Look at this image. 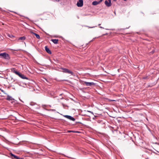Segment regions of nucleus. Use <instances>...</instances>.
<instances>
[{
    "mask_svg": "<svg viewBox=\"0 0 159 159\" xmlns=\"http://www.w3.org/2000/svg\"><path fill=\"white\" fill-rule=\"evenodd\" d=\"M10 155L11 157H13L14 158H15L16 159H17V158H18V157L14 155V154H12L11 153H10Z\"/></svg>",
    "mask_w": 159,
    "mask_h": 159,
    "instance_id": "obj_13",
    "label": "nucleus"
},
{
    "mask_svg": "<svg viewBox=\"0 0 159 159\" xmlns=\"http://www.w3.org/2000/svg\"><path fill=\"white\" fill-rule=\"evenodd\" d=\"M7 99L8 100H11L10 98H7Z\"/></svg>",
    "mask_w": 159,
    "mask_h": 159,
    "instance_id": "obj_15",
    "label": "nucleus"
},
{
    "mask_svg": "<svg viewBox=\"0 0 159 159\" xmlns=\"http://www.w3.org/2000/svg\"><path fill=\"white\" fill-rule=\"evenodd\" d=\"M25 39V36H23L22 37H20L19 38V40H24Z\"/></svg>",
    "mask_w": 159,
    "mask_h": 159,
    "instance_id": "obj_12",
    "label": "nucleus"
},
{
    "mask_svg": "<svg viewBox=\"0 0 159 159\" xmlns=\"http://www.w3.org/2000/svg\"><path fill=\"white\" fill-rule=\"evenodd\" d=\"M45 50L49 54H51L52 53L51 52L47 46L45 47Z\"/></svg>",
    "mask_w": 159,
    "mask_h": 159,
    "instance_id": "obj_8",
    "label": "nucleus"
},
{
    "mask_svg": "<svg viewBox=\"0 0 159 159\" xmlns=\"http://www.w3.org/2000/svg\"><path fill=\"white\" fill-rule=\"evenodd\" d=\"M62 72H63L68 74H73V72L72 71H71L70 70H69L65 68H62Z\"/></svg>",
    "mask_w": 159,
    "mask_h": 159,
    "instance_id": "obj_3",
    "label": "nucleus"
},
{
    "mask_svg": "<svg viewBox=\"0 0 159 159\" xmlns=\"http://www.w3.org/2000/svg\"><path fill=\"white\" fill-rule=\"evenodd\" d=\"M99 3H100V2H97V1H93L92 2V4L93 5H98V4Z\"/></svg>",
    "mask_w": 159,
    "mask_h": 159,
    "instance_id": "obj_10",
    "label": "nucleus"
},
{
    "mask_svg": "<svg viewBox=\"0 0 159 159\" xmlns=\"http://www.w3.org/2000/svg\"><path fill=\"white\" fill-rule=\"evenodd\" d=\"M68 132H72V131H68Z\"/></svg>",
    "mask_w": 159,
    "mask_h": 159,
    "instance_id": "obj_21",
    "label": "nucleus"
},
{
    "mask_svg": "<svg viewBox=\"0 0 159 159\" xmlns=\"http://www.w3.org/2000/svg\"><path fill=\"white\" fill-rule=\"evenodd\" d=\"M83 84L84 85H85L86 86H92L95 84L93 82H89L85 81L84 82Z\"/></svg>",
    "mask_w": 159,
    "mask_h": 159,
    "instance_id": "obj_5",
    "label": "nucleus"
},
{
    "mask_svg": "<svg viewBox=\"0 0 159 159\" xmlns=\"http://www.w3.org/2000/svg\"><path fill=\"white\" fill-rule=\"evenodd\" d=\"M114 101H115V100H109V102Z\"/></svg>",
    "mask_w": 159,
    "mask_h": 159,
    "instance_id": "obj_16",
    "label": "nucleus"
},
{
    "mask_svg": "<svg viewBox=\"0 0 159 159\" xmlns=\"http://www.w3.org/2000/svg\"><path fill=\"white\" fill-rule=\"evenodd\" d=\"M33 34L38 39H39L40 38L39 35L35 33H33Z\"/></svg>",
    "mask_w": 159,
    "mask_h": 159,
    "instance_id": "obj_11",
    "label": "nucleus"
},
{
    "mask_svg": "<svg viewBox=\"0 0 159 159\" xmlns=\"http://www.w3.org/2000/svg\"><path fill=\"white\" fill-rule=\"evenodd\" d=\"M0 57H2L7 60L10 59L9 55L6 52L0 53Z\"/></svg>",
    "mask_w": 159,
    "mask_h": 159,
    "instance_id": "obj_2",
    "label": "nucleus"
},
{
    "mask_svg": "<svg viewBox=\"0 0 159 159\" xmlns=\"http://www.w3.org/2000/svg\"><path fill=\"white\" fill-rule=\"evenodd\" d=\"M76 5L79 7H82L83 5V0H79L77 2Z\"/></svg>",
    "mask_w": 159,
    "mask_h": 159,
    "instance_id": "obj_4",
    "label": "nucleus"
},
{
    "mask_svg": "<svg viewBox=\"0 0 159 159\" xmlns=\"http://www.w3.org/2000/svg\"><path fill=\"white\" fill-rule=\"evenodd\" d=\"M100 27L101 28H102V27H101V26Z\"/></svg>",
    "mask_w": 159,
    "mask_h": 159,
    "instance_id": "obj_22",
    "label": "nucleus"
},
{
    "mask_svg": "<svg viewBox=\"0 0 159 159\" xmlns=\"http://www.w3.org/2000/svg\"><path fill=\"white\" fill-rule=\"evenodd\" d=\"M64 116L65 117H66L70 120H72L73 121H74L75 120V119L74 118H73V117H72L70 116L65 115Z\"/></svg>",
    "mask_w": 159,
    "mask_h": 159,
    "instance_id": "obj_7",
    "label": "nucleus"
},
{
    "mask_svg": "<svg viewBox=\"0 0 159 159\" xmlns=\"http://www.w3.org/2000/svg\"><path fill=\"white\" fill-rule=\"evenodd\" d=\"M11 71L22 79H28V78L24 75L17 71L15 68H13L11 69Z\"/></svg>",
    "mask_w": 159,
    "mask_h": 159,
    "instance_id": "obj_1",
    "label": "nucleus"
},
{
    "mask_svg": "<svg viewBox=\"0 0 159 159\" xmlns=\"http://www.w3.org/2000/svg\"><path fill=\"white\" fill-rule=\"evenodd\" d=\"M86 26L89 27V28H93L94 27H89V26Z\"/></svg>",
    "mask_w": 159,
    "mask_h": 159,
    "instance_id": "obj_18",
    "label": "nucleus"
},
{
    "mask_svg": "<svg viewBox=\"0 0 159 159\" xmlns=\"http://www.w3.org/2000/svg\"><path fill=\"white\" fill-rule=\"evenodd\" d=\"M60 0H55V1H57V2H59V1Z\"/></svg>",
    "mask_w": 159,
    "mask_h": 159,
    "instance_id": "obj_20",
    "label": "nucleus"
},
{
    "mask_svg": "<svg viewBox=\"0 0 159 159\" xmlns=\"http://www.w3.org/2000/svg\"><path fill=\"white\" fill-rule=\"evenodd\" d=\"M124 1H126V0H124Z\"/></svg>",
    "mask_w": 159,
    "mask_h": 159,
    "instance_id": "obj_23",
    "label": "nucleus"
},
{
    "mask_svg": "<svg viewBox=\"0 0 159 159\" xmlns=\"http://www.w3.org/2000/svg\"><path fill=\"white\" fill-rule=\"evenodd\" d=\"M17 159H24L23 158H20L18 157Z\"/></svg>",
    "mask_w": 159,
    "mask_h": 159,
    "instance_id": "obj_17",
    "label": "nucleus"
},
{
    "mask_svg": "<svg viewBox=\"0 0 159 159\" xmlns=\"http://www.w3.org/2000/svg\"><path fill=\"white\" fill-rule=\"evenodd\" d=\"M105 4L107 7H109L111 5V0H108V1L106 0L105 2Z\"/></svg>",
    "mask_w": 159,
    "mask_h": 159,
    "instance_id": "obj_6",
    "label": "nucleus"
},
{
    "mask_svg": "<svg viewBox=\"0 0 159 159\" xmlns=\"http://www.w3.org/2000/svg\"><path fill=\"white\" fill-rule=\"evenodd\" d=\"M8 36L10 37V38H12V37H14V36L13 35H8Z\"/></svg>",
    "mask_w": 159,
    "mask_h": 159,
    "instance_id": "obj_14",
    "label": "nucleus"
},
{
    "mask_svg": "<svg viewBox=\"0 0 159 159\" xmlns=\"http://www.w3.org/2000/svg\"><path fill=\"white\" fill-rule=\"evenodd\" d=\"M51 40L55 44H57L58 41V39H52Z\"/></svg>",
    "mask_w": 159,
    "mask_h": 159,
    "instance_id": "obj_9",
    "label": "nucleus"
},
{
    "mask_svg": "<svg viewBox=\"0 0 159 159\" xmlns=\"http://www.w3.org/2000/svg\"><path fill=\"white\" fill-rule=\"evenodd\" d=\"M103 0H100L99 1V2H101Z\"/></svg>",
    "mask_w": 159,
    "mask_h": 159,
    "instance_id": "obj_19",
    "label": "nucleus"
}]
</instances>
